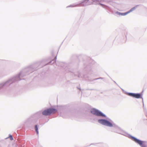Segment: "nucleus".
Returning <instances> with one entry per match:
<instances>
[{
	"label": "nucleus",
	"mask_w": 147,
	"mask_h": 147,
	"mask_svg": "<svg viewBox=\"0 0 147 147\" xmlns=\"http://www.w3.org/2000/svg\"><path fill=\"white\" fill-rule=\"evenodd\" d=\"M135 9V7H133L132 8H131L129 11H127L126 12L122 13V15H124V16L126 15L128 13L131 12V11H134Z\"/></svg>",
	"instance_id": "nucleus-6"
},
{
	"label": "nucleus",
	"mask_w": 147,
	"mask_h": 147,
	"mask_svg": "<svg viewBox=\"0 0 147 147\" xmlns=\"http://www.w3.org/2000/svg\"><path fill=\"white\" fill-rule=\"evenodd\" d=\"M9 137L10 138L11 140H12L13 139V137L11 135H10Z\"/></svg>",
	"instance_id": "nucleus-9"
},
{
	"label": "nucleus",
	"mask_w": 147,
	"mask_h": 147,
	"mask_svg": "<svg viewBox=\"0 0 147 147\" xmlns=\"http://www.w3.org/2000/svg\"><path fill=\"white\" fill-rule=\"evenodd\" d=\"M88 0H84L83 2H81V4H82L83 3H84L85 4L84 5H88L90 4V3H88Z\"/></svg>",
	"instance_id": "nucleus-7"
},
{
	"label": "nucleus",
	"mask_w": 147,
	"mask_h": 147,
	"mask_svg": "<svg viewBox=\"0 0 147 147\" xmlns=\"http://www.w3.org/2000/svg\"><path fill=\"white\" fill-rule=\"evenodd\" d=\"M127 95L134 98H140L141 97V95L140 94H135L131 93H127Z\"/></svg>",
	"instance_id": "nucleus-5"
},
{
	"label": "nucleus",
	"mask_w": 147,
	"mask_h": 147,
	"mask_svg": "<svg viewBox=\"0 0 147 147\" xmlns=\"http://www.w3.org/2000/svg\"><path fill=\"white\" fill-rule=\"evenodd\" d=\"M98 122L103 125L108 126L112 127L113 126V125L111 123L105 120L100 119L98 120Z\"/></svg>",
	"instance_id": "nucleus-3"
},
{
	"label": "nucleus",
	"mask_w": 147,
	"mask_h": 147,
	"mask_svg": "<svg viewBox=\"0 0 147 147\" xmlns=\"http://www.w3.org/2000/svg\"><path fill=\"white\" fill-rule=\"evenodd\" d=\"M57 112V110L53 108L48 109L45 110L42 112V114L43 115H50L51 114H54Z\"/></svg>",
	"instance_id": "nucleus-1"
},
{
	"label": "nucleus",
	"mask_w": 147,
	"mask_h": 147,
	"mask_svg": "<svg viewBox=\"0 0 147 147\" xmlns=\"http://www.w3.org/2000/svg\"><path fill=\"white\" fill-rule=\"evenodd\" d=\"M35 129L36 132L37 133V134H38V128L37 125H35Z\"/></svg>",
	"instance_id": "nucleus-8"
},
{
	"label": "nucleus",
	"mask_w": 147,
	"mask_h": 147,
	"mask_svg": "<svg viewBox=\"0 0 147 147\" xmlns=\"http://www.w3.org/2000/svg\"><path fill=\"white\" fill-rule=\"evenodd\" d=\"M133 140L138 144L142 147H147L145 142L139 140L134 137L133 138Z\"/></svg>",
	"instance_id": "nucleus-4"
},
{
	"label": "nucleus",
	"mask_w": 147,
	"mask_h": 147,
	"mask_svg": "<svg viewBox=\"0 0 147 147\" xmlns=\"http://www.w3.org/2000/svg\"><path fill=\"white\" fill-rule=\"evenodd\" d=\"M91 113L96 115L102 117H105V115L101 112L95 109H92L91 110Z\"/></svg>",
	"instance_id": "nucleus-2"
}]
</instances>
